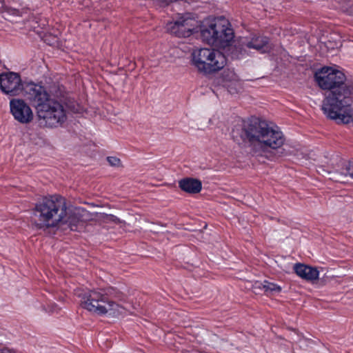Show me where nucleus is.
Here are the masks:
<instances>
[{
  "instance_id": "nucleus-1",
  "label": "nucleus",
  "mask_w": 353,
  "mask_h": 353,
  "mask_svg": "<svg viewBox=\"0 0 353 353\" xmlns=\"http://www.w3.org/2000/svg\"><path fill=\"white\" fill-rule=\"evenodd\" d=\"M232 136L238 143L248 141L255 152L279 149L285 141L283 132L278 127L270 126L259 121L244 122L241 127L236 126L232 132Z\"/></svg>"
},
{
  "instance_id": "nucleus-9",
  "label": "nucleus",
  "mask_w": 353,
  "mask_h": 353,
  "mask_svg": "<svg viewBox=\"0 0 353 353\" xmlns=\"http://www.w3.org/2000/svg\"><path fill=\"white\" fill-rule=\"evenodd\" d=\"M0 89L7 95H19L23 89L20 75L14 72L1 73Z\"/></svg>"
},
{
  "instance_id": "nucleus-6",
  "label": "nucleus",
  "mask_w": 353,
  "mask_h": 353,
  "mask_svg": "<svg viewBox=\"0 0 353 353\" xmlns=\"http://www.w3.org/2000/svg\"><path fill=\"white\" fill-rule=\"evenodd\" d=\"M191 63L199 72L210 75L224 68L227 64V58L222 52L216 49L197 48L191 54Z\"/></svg>"
},
{
  "instance_id": "nucleus-11",
  "label": "nucleus",
  "mask_w": 353,
  "mask_h": 353,
  "mask_svg": "<svg viewBox=\"0 0 353 353\" xmlns=\"http://www.w3.org/2000/svg\"><path fill=\"white\" fill-rule=\"evenodd\" d=\"M87 211L81 208H76L67 211V215L61 225L65 224L72 231L81 232L85 228L84 216Z\"/></svg>"
},
{
  "instance_id": "nucleus-13",
  "label": "nucleus",
  "mask_w": 353,
  "mask_h": 353,
  "mask_svg": "<svg viewBox=\"0 0 353 353\" xmlns=\"http://www.w3.org/2000/svg\"><path fill=\"white\" fill-rule=\"evenodd\" d=\"M293 269L297 276L308 281H316L319 277V272L316 268L297 263L294 265Z\"/></svg>"
},
{
  "instance_id": "nucleus-19",
  "label": "nucleus",
  "mask_w": 353,
  "mask_h": 353,
  "mask_svg": "<svg viewBox=\"0 0 353 353\" xmlns=\"http://www.w3.org/2000/svg\"><path fill=\"white\" fill-rule=\"evenodd\" d=\"M347 90H349L351 92V103H352V101H353V85H344V88H342V89H340L339 90H335V91H332L331 92H329L326 96H330L332 94L334 93H344L345 92H346Z\"/></svg>"
},
{
  "instance_id": "nucleus-2",
  "label": "nucleus",
  "mask_w": 353,
  "mask_h": 353,
  "mask_svg": "<svg viewBox=\"0 0 353 353\" xmlns=\"http://www.w3.org/2000/svg\"><path fill=\"white\" fill-rule=\"evenodd\" d=\"M26 94L34 105L39 123L47 128H57L66 120V112L58 94L48 93L44 87L34 83L25 88Z\"/></svg>"
},
{
  "instance_id": "nucleus-23",
  "label": "nucleus",
  "mask_w": 353,
  "mask_h": 353,
  "mask_svg": "<svg viewBox=\"0 0 353 353\" xmlns=\"http://www.w3.org/2000/svg\"><path fill=\"white\" fill-rule=\"evenodd\" d=\"M109 217H110V220L112 221H115L116 220L118 219L116 216H114L113 215H109Z\"/></svg>"
},
{
  "instance_id": "nucleus-12",
  "label": "nucleus",
  "mask_w": 353,
  "mask_h": 353,
  "mask_svg": "<svg viewBox=\"0 0 353 353\" xmlns=\"http://www.w3.org/2000/svg\"><path fill=\"white\" fill-rule=\"evenodd\" d=\"M242 49L245 51L247 48L256 50L261 53H265L270 50L268 37L262 36H254L250 39H245L241 43Z\"/></svg>"
},
{
  "instance_id": "nucleus-10",
  "label": "nucleus",
  "mask_w": 353,
  "mask_h": 353,
  "mask_svg": "<svg viewBox=\"0 0 353 353\" xmlns=\"http://www.w3.org/2000/svg\"><path fill=\"white\" fill-rule=\"evenodd\" d=\"M10 113L14 119L21 124L30 123L34 118L30 105L23 99H12L10 101Z\"/></svg>"
},
{
  "instance_id": "nucleus-16",
  "label": "nucleus",
  "mask_w": 353,
  "mask_h": 353,
  "mask_svg": "<svg viewBox=\"0 0 353 353\" xmlns=\"http://www.w3.org/2000/svg\"><path fill=\"white\" fill-rule=\"evenodd\" d=\"M347 176H350L351 178L353 179V162L348 163L346 165L345 170L343 172L340 173H334V175L333 176V177H332V179L339 182H343V177Z\"/></svg>"
},
{
  "instance_id": "nucleus-17",
  "label": "nucleus",
  "mask_w": 353,
  "mask_h": 353,
  "mask_svg": "<svg viewBox=\"0 0 353 353\" xmlns=\"http://www.w3.org/2000/svg\"><path fill=\"white\" fill-rule=\"evenodd\" d=\"M222 77L225 83V86L229 87V85L227 84L228 83L236 85L239 82V77L232 70L228 69L225 70L223 73Z\"/></svg>"
},
{
  "instance_id": "nucleus-15",
  "label": "nucleus",
  "mask_w": 353,
  "mask_h": 353,
  "mask_svg": "<svg viewBox=\"0 0 353 353\" xmlns=\"http://www.w3.org/2000/svg\"><path fill=\"white\" fill-rule=\"evenodd\" d=\"M256 284H259L258 287L259 288H262L265 292L270 294L279 293L282 290L280 285L268 281H264L263 283H256Z\"/></svg>"
},
{
  "instance_id": "nucleus-3",
  "label": "nucleus",
  "mask_w": 353,
  "mask_h": 353,
  "mask_svg": "<svg viewBox=\"0 0 353 353\" xmlns=\"http://www.w3.org/2000/svg\"><path fill=\"white\" fill-rule=\"evenodd\" d=\"M77 295L81 298V307L89 312L114 316L125 313V307L113 299L117 296L112 288L89 290Z\"/></svg>"
},
{
  "instance_id": "nucleus-18",
  "label": "nucleus",
  "mask_w": 353,
  "mask_h": 353,
  "mask_svg": "<svg viewBox=\"0 0 353 353\" xmlns=\"http://www.w3.org/2000/svg\"><path fill=\"white\" fill-rule=\"evenodd\" d=\"M0 12L4 14V17L6 15L18 16L20 13L19 10L6 6L3 0H0Z\"/></svg>"
},
{
  "instance_id": "nucleus-20",
  "label": "nucleus",
  "mask_w": 353,
  "mask_h": 353,
  "mask_svg": "<svg viewBox=\"0 0 353 353\" xmlns=\"http://www.w3.org/2000/svg\"><path fill=\"white\" fill-rule=\"evenodd\" d=\"M107 161L111 166L120 167L121 165V160L116 157H108Z\"/></svg>"
},
{
  "instance_id": "nucleus-24",
  "label": "nucleus",
  "mask_w": 353,
  "mask_h": 353,
  "mask_svg": "<svg viewBox=\"0 0 353 353\" xmlns=\"http://www.w3.org/2000/svg\"><path fill=\"white\" fill-rule=\"evenodd\" d=\"M338 8L341 9V10H343L345 8L343 5H340Z\"/></svg>"
},
{
  "instance_id": "nucleus-5",
  "label": "nucleus",
  "mask_w": 353,
  "mask_h": 353,
  "mask_svg": "<svg viewBox=\"0 0 353 353\" xmlns=\"http://www.w3.org/2000/svg\"><path fill=\"white\" fill-rule=\"evenodd\" d=\"M200 32L203 42L220 48L230 46L234 37L230 23L225 18L214 19L204 23Z\"/></svg>"
},
{
  "instance_id": "nucleus-14",
  "label": "nucleus",
  "mask_w": 353,
  "mask_h": 353,
  "mask_svg": "<svg viewBox=\"0 0 353 353\" xmlns=\"http://www.w3.org/2000/svg\"><path fill=\"white\" fill-rule=\"evenodd\" d=\"M179 188L190 194L199 193L202 188L201 181L193 178H185L179 181Z\"/></svg>"
},
{
  "instance_id": "nucleus-8",
  "label": "nucleus",
  "mask_w": 353,
  "mask_h": 353,
  "mask_svg": "<svg viewBox=\"0 0 353 353\" xmlns=\"http://www.w3.org/2000/svg\"><path fill=\"white\" fill-rule=\"evenodd\" d=\"M198 21L188 14H179L166 25L167 30L178 37H188L197 32Z\"/></svg>"
},
{
  "instance_id": "nucleus-7",
  "label": "nucleus",
  "mask_w": 353,
  "mask_h": 353,
  "mask_svg": "<svg viewBox=\"0 0 353 353\" xmlns=\"http://www.w3.org/2000/svg\"><path fill=\"white\" fill-rule=\"evenodd\" d=\"M315 80L319 86L323 90L332 91L339 90L344 88L346 77L345 74L334 65L323 67L314 74Z\"/></svg>"
},
{
  "instance_id": "nucleus-22",
  "label": "nucleus",
  "mask_w": 353,
  "mask_h": 353,
  "mask_svg": "<svg viewBox=\"0 0 353 353\" xmlns=\"http://www.w3.org/2000/svg\"><path fill=\"white\" fill-rule=\"evenodd\" d=\"M163 6L168 5L170 2H172L174 0H160Z\"/></svg>"
},
{
  "instance_id": "nucleus-4",
  "label": "nucleus",
  "mask_w": 353,
  "mask_h": 353,
  "mask_svg": "<svg viewBox=\"0 0 353 353\" xmlns=\"http://www.w3.org/2000/svg\"><path fill=\"white\" fill-rule=\"evenodd\" d=\"M32 214L39 228L57 227L67 215L65 199L58 194L44 197L35 204Z\"/></svg>"
},
{
  "instance_id": "nucleus-21",
  "label": "nucleus",
  "mask_w": 353,
  "mask_h": 353,
  "mask_svg": "<svg viewBox=\"0 0 353 353\" xmlns=\"http://www.w3.org/2000/svg\"><path fill=\"white\" fill-rule=\"evenodd\" d=\"M0 353H17L16 352L10 349H3L0 350Z\"/></svg>"
}]
</instances>
